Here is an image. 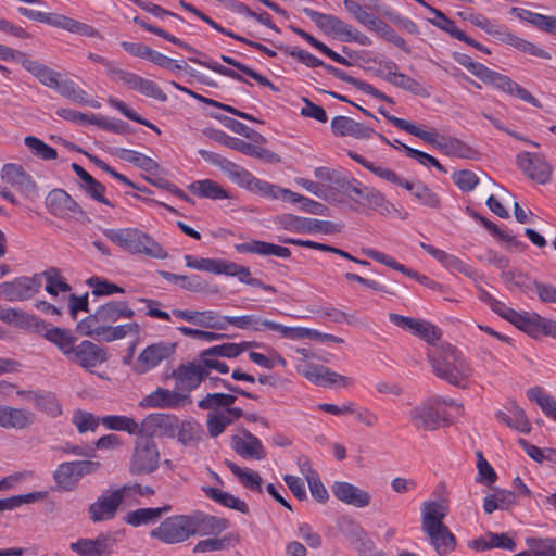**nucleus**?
Masks as SVG:
<instances>
[{
    "label": "nucleus",
    "instance_id": "obj_1",
    "mask_svg": "<svg viewBox=\"0 0 556 556\" xmlns=\"http://www.w3.org/2000/svg\"><path fill=\"white\" fill-rule=\"evenodd\" d=\"M134 316L135 311L129 307L128 302L109 301L99 306L93 314L81 319L76 326V331L104 342L121 340L128 334L138 336L140 326L137 323L113 326L121 319H130Z\"/></svg>",
    "mask_w": 556,
    "mask_h": 556
},
{
    "label": "nucleus",
    "instance_id": "obj_2",
    "mask_svg": "<svg viewBox=\"0 0 556 556\" xmlns=\"http://www.w3.org/2000/svg\"><path fill=\"white\" fill-rule=\"evenodd\" d=\"M433 374L452 386L465 388L472 369L463 354L451 344L434 346L427 352Z\"/></svg>",
    "mask_w": 556,
    "mask_h": 556
},
{
    "label": "nucleus",
    "instance_id": "obj_3",
    "mask_svg": "<svg viewBox=\"0 0 556 556\" xmlns=\"http://www.w3.org/2000/svg\"><path fill=\"white\" fill-rule=\"evenodd\" d=\"M447 515L445 506L439 502H425L421 508V530L426 533L435 552L444 556L456 546V539L443 519Z\"/></svg>",
    "mask_w": 556,
    "mask_h": 556
},
{
    "label": "nucleus",
    "instance_id": "obj_4",
    "mask_svg": "<svg viewBox=\"0 0 556 556\" xmlns=\"http://www.w3.org/2000/svg\"><path fill=\"white\" fill-rule=\"evenodd\" d=\"M453 59L484 84L491 85L509 96L519 98L533 106L541 108V102L510 77L492 71L482 63L473 62L469 55L464 53L455 52Z\"/></svg>",
    "mask_w": 556,
    "mask_h": 556
},
{
    "label": "nucleus",
    "instance_id": "obj_5",
    "mask_svg": "<svg viewBox=\"0 0 556 556\" xmlns=\"http://www.w3.org/2000/svg\"><path fill=\"white\" fill-rule=\"evenodd\" d=\"M103 233L113 243L131 254H144L157 260L167 257L166 250L159 242L137 228L105 229Z\"/></svg>",
    "mask_w": 556,
    "mask_h": 556
},
{
    "label": "nucleus",
    "instance_id": "obj_6",
    "mask_svg": "<svg viewBox=\"0 0 556 556\" xmlns=\"http://www.w3.org/2000/svg\"><path fill=\"white\" fill-rule=\"evenodd\" d=\"M503 318L533 338L541 334L556 338V321L544 318L536 313H518L508 307Z\"/></svg>",
    "mask_w": 556,
    "mask_h": 556
},
{
    "label": "nucleus",
    "instance_id": "obj_7",
    "mask_svg": "<svg viewBox=\"0 0 556 556\" xmlns=\"http://www.w3.org/2000/svg\"><path fill=\"white\" fill-rule=\"evenodd\" d=\"M131 492V486L123 485L113 491H105L88 506V515L92 522L111 520L116 516L124 498Z\"/></svg>",
    "mask_w": 556,
    "mask_h": 556
},
{
    "label": "nucleus",
    "instance_id": "obj_8",
    "mask_svg": "<svg viewBox=\"0 0 556 556\" xmlns=\"http://www.w3.org/2000/svg\"><path fill=\"white\" fill-rule=\"evenodd\" d=\"M205 134L214 141L239 151L245 155L265 160L269 163L279 162V156L273 151L254 146L242 139L230 137L223 130L207 129Z\"/></svg>",
    "mask_w": 556,
    "mask_h": 556
},
{
    "label": "nucleus",
    "instance_id": "obj_9",
    "mask_svg": "<svg viewBox=\"0 0 556 556\" xmlns=\"http://www.w3.org/2000/svg\"><path fill=\"white\" fill-rule=\"evenodd\" d=\"M186 515H176L166 518L159 527L151 530L150 535L166 544H176L192 536Z\"/></svg>",
    "mask_w": 556,
    "mask_h": 556
},
{
    "label": "nucleus",
    "instance_id": "obj_10",
    "mask_svg": "<svg viewBox=\"0 0 556 556\" xmlns=\"http://www.w3.org/2000/svg\"><path fill=\"white\" fill-rule=\"evenodd\" d=\"M160 464V453L155 442L146 438L138 441L130 460V472L135 475L151 473Z\"/></svg>",
    "mask_w": 556,
    "mask_h": 556
},
{
    "label": "nucleus",
    "instance_id": "obj_11",
    "mask_svg": "<svg viewBox=\"0 0 556 556\" xmlns=\"http://www.w3.org/2000/svg\"><path fill=\"white\" fill-rule=\"evenodd\" d=\"M41 275L17 277L0 283V299L5 301H25L34 296L41 288Z\"/></svg>",
    "mask_w": 556,
    "mask_h": 556
},
{
    "label": "nucleus",
    "instance_id": "obj_12",
    "mask_svg": "<svg viewBox=\"0 0 556 556\" xmlns=\"http://www.w3.org/2000/svg\"><path fill=\"white\" fill-rule=\"evenodd\" d=\"M179 427V418L173 414H149L140 424V435L175 438Z\"/></svg>",
    "mask_w": 556,
    "mask_h": 556
},
{
    "label": "nucleus",
    "instance_id": "obj_13",
    "mask_svg": "<svg viewBox=\"0 0 556 556\" xmlns=\"http://www.w3.org/2000/svg\"><path fill=\"white\" fill-rule=\"evenodd\" d=\"M518 167L533 181L545 185L551 180L553 167L538 153L522 152L516 157Z\"/></svg>",
    "mask_w": 556,
    "mask_h": 556
},
{
    "label": "nucleus",
    "instance_id": "obj_14",
    "mask_svg": "<svg viewBox=\"0 0 556 556\" xmlns=\"http://www.w3.org/2000/svg\"><path fill=\"white\" fill-rule=\"evenodd\" d=\"M115 545L114 534L103 532L94 539H78L70 544V548L79 556H110Z\"/></svg>",
    "mask_w": 556,
    "mask_h": 556
},
{
    "label": "nucleus",
    "instance_id": "obj_15",
    "mask_svg": "<svg viewBox=\"0 0 556 556\" xmlns=\"http://www.w3.org/2000/svg\"><path fill=\"white\" fill-rule=\"evenodd\" d=\"M409 418L416 429L424 431H433L448 424L431 400L414 407L409 412Z\"/></svg>",
    "mask_w": 556,
    "mask_h": 556
},
{
    "label": "nucleus",
    "instance_id": "obj_16",
    "mask_svg": "<svg viewBox=\"0 0 556 556\" xmlns=\"http://www.w3.org/2000/svg\"><path fill=\"white\" fill-rule=\"evenodd\" d=\"M191 403L190 395L175 390L170 391L159 387L155 391L144 396L139 406L142 408H178Z\"/></svg>",
    "mask_w": 556,
    "mask_h": 556
},
{
    "label": "nucleus",
    "instance_id": "obj_17",
    "mask_svg": "<svg viewBox=\"0 0 556 556\" xmlns=\"http://www.w3.org/2000/svg\"><path fill=\"white\" fill-rule=\"evenodd\" d=\"M68 361L78 364L80 367L90 370L108 359L106 352L100 345L84 340L75 344L68 356Z\"/></svg>",
    "mask_w": 556,
    "mask_h": 556
},
{
    "label": "nucleus",
    "instance_id": "obj_18",
    "mask_svg": "<svg viewBox=\"0 0 556 556\" xmlns=\"http://www.w3.org/2000/svg\"><path fill=\"white\" fill-rule=\"evenodd\" d=\"M199 154L206 162L218 166L233 184L247 188L251 181L253 175L250 172L226 157L206 150H199Z\"/></svg>",
    "mask_w": 556,
    "mask_h": 556
},
{
    "label": "nucleus",
    "instance_id": "obj_19",
    "mask_svg": "<svg viewBox=\"0 0 556 556\" xmlns=\"http://www.w3.org/2000/svg\"><path fill=\"white\" fill-rule=\"evenodd\" d=\"M174 353V345L160 342L147 346L137 357L134 369L144 374L159 366Z\"/></svg>",
    "mask_w": 556,
    "mask_h": 556
},
{
    "label": "nucleus",
    "instance_id": "obj_20",
    "mask_svg": "<svg viewBox=\"0 0 556 556\" xmlns=\"http://www.w3.org/2000/svg\"><path fill=\"white\" fill-rule=\"evenodd\" d=\"M187 516V521L190 530L192 531V536L194 535H211L215 533H219L226 530L229 526V522L225 518H219L215 516H211L204 514L202 511H194Z\"/></svg>",
    "mask_w": 556,
    "mask_h": 556
},
{
    "label": "nucleus",
    "instance_id": "obj_21",
    "mask_svg": "<svg viewBox=\"0 0 556 556\" xmlns=\"http://www.w3.org/2000/svg\"><path fill=\"white\" fill-rule=\"evenodd\" d=\"M1 177L24 195L31 197L37 192L36 181L26 173L23 166L18 164H5L2 167Z\"/></svg>",
    "mask_w": 556,
    "mask_h": 556
},
{
    "label": "nucleus",
    "instance_id": "obj_22",
    "mask_svg": "<svg viewBox=\"0 0 556 556\" xmlns=\"http://www.w3.org/2000/svg\"><path fill=\"white\" fill-rule=\"evenodd\" d=\"M207 375L208 372L201 363L180 365L178 369L173 372V376L176 379V389L187 394L198 388Z\"/></svg>",
    "mask_w": 556,
    "mask_h": 556
},
{
    "label": "nucleus",
    "instance_id": "obj_23",
    "mask_svg": "<svg viewBox=\"0 0 556 556\" xmlns=\"http://www.w3.org/2000/svg\"><path fill=\"white\" fill-rule=\"evenodd\" d=\"M331 130L338 137H353L355 139H369L376 131L362 123L348 116H336L331 121Z\"/></svg>",
    "mask_w": 556,
    "mask_h": 556
},
{
    "label": "nucleus",
    "instance_id": "obj_24",
    "mask_svg": "<svg viewBox=\"0 0 556 556\" xmlns=\"http://www.w3.org/2000/svg\"><path fill=\"white\" fill-rule=\"evenodd\" d=\"M331 490L340 502L358 508L368 506L371 500L367 491L344 481L334 482Z\"/></svg>",
    "mask_w": 556,
    "mask_h": 556
},
{
    "label": "nucleus",
    "instance_id": "obj_25",
    "mask_svg": "<svg viewBox=\"0 0 556 556\" xmlns=\"http://www.w3.org/2000/svg\"><path fill=\"white\" fill-rule=\"evenodd\" d=\"M172 313L175 317L202 328L225 330L224 320L215 311L173 309Z\"/></svg>",
    "mask_w": 556,
    "mask_h": 556
},
{
    "label": "nucleus",
    "instance_id": "obj_26",
    "mask_svg": "<svg viewBox=\"0 0 556 556\" xmlns=\"http://www.w3.org/2000/svg\"><path fill=\"white\" fill-rule=\"evenodd\" d=\"M242 437L232 435V450L243 458L263 459L266 453L261 441L247 429H242Z\"/></svg>",
    "mask_w": 556,
    "mask_h": 556
},
{
    "label": "nucleus",
    "instance_id": "obj_27",
    "mask_svg": "<svg viewBox=\"0 0 556 556\" xmlns=\"http://www.w3.org/2000/svg\"><path fill=\"white\" fill-rule=\"evenodd\" d=\"M289 222L286 223L285 228L294 232H323L334 233L339 232L341 226L328 220H319L313 218H303L289 216Z\"/></svg>",
    "mask_w": 556,
    "mask_h": 556
},
{
    "label": "nucleus",
    "instance_id": "obj_28",
    "mask_svg": "<svg viewBox=\"0 0 556 556\" xmlns=\"http://www.w3.org/2000/svg\"><path fill=\"white\" fill-rule=\"evenodd\" d=\"M46 206L53 216L59 218L79 211L77 202L63 189L51 190L46 198Z\"/></svg>",
    "mask_w": 556,
    "mask_h": 556
},
{
    "label": "nucleus",
    "instance_id": "obj_29",
    "mask_svg": "<svg viewBox=\"0 0 556 556\" xmlns=\"http://www.w3.org/2000/svg\"><path fill=\"white\" fill-rule=\"evenodd\" d=\"M0 320L20 328L30 329L37 332H40L41 328L47 327L46 323L42 319L18 308L0 307Z\"/></svg>",
    "mask_w": 556,
    "mask_h": 556
},
{
    "label": "nucleus",
    "instance_id": "obj_30",
    "mask_svg": "<svg viewBox=\"0 0 556 556\" xmlns=\"http://www.w3.org/2000/svg\"><path fill=\"white\" fill-rule=\"evenodd\" d=\"M238 253L256 254L260 256H277L280 258H288L291 256V251L281 245L269 243L261 240H251L235 245Z\"/></svg>",
    "mask_w": 556,
    "mask_h": 556
},
{
    "label": "nucleus",
    "instance_id": "obj_31",
    "mask_svg": "<svg viewBox=\"0 0 556 556\" xmlns=\"http://www.w3.org/2000/svg\"><path fill=\"white\" fill-rule=\"evenodd\" d=\"M34 422V414L23 408L0 406V427L22 430Z\"/></svg>",
    "mask_w": 556,
    "mask_h": 556
},
{
    "label": "nucleus",
    "instance_id": "obj_32",
    "mask_svg": "<svg viewBox=\"0 0 556 556\" xmlns=\"http://www.w3.org/2000/svg\"><path fill=\"white\" fill-rule=\"evenodd\" d=\"M420 247L447 269L464 274L470 278L476 275L475 269H472L471 266L463 262L457 256L448 254L445 251L425 242H420Z\"/></svg>",
    "mask_w": 556,
    "mask_h": 556
},
{
    "label": "nucleus",
    "instance_id": "obj_33",
    "mask_svg": "<svg viewBox=\"0 0 556 556\" xmlns=\"http://www.w3.org/2000/svg\"><path fill=\"white\" fill-rule=\"evenodd\" d=\"M325 70L329 74L333 75L336 78L340 79L341 81L348 83V84L354 86L356 89H358L367 94H370L379 100L394 104V101L392 98L384 94L383 92H381L380 90H378L377 88L371 86L370 84H368L364 80L357 79V78L346 74L342 70L334 67L330 64H326Z\"/></svg>",
    "mask_w": 556,
    "mask_h": 556
},
{
    "label": "nucleus",
    "instance_id": "obj_34",
    "mask_svg": "<svg viewBox=\"0 0 556 556\" xmlns=\"http://www.w3.org/2000/svg\"><path fill=\"white\" fill-rule=\"evenodd\" d=\"M46 325V328H41V331H45V339L56 345L63 355L67 357L76 344L77 338L70 329L52 327L47 323Z\"/></svg>",
    "mask_w": 556,
    "mask_h": 556
},
{
    "label": "nucleus",
    "instance_id": "obj_35",
    "mask_svg": "<svg viewBox=\"0 0 556 556\" xmlns=\"http://www.w3.org/2000/svg\"><path fill=\"white\" fill-rule=\"evenodd\" d=\"M172 510L170 505H164L162 507H147L138 508L127 513L124 517V521L132 527H139L142 525L154 523L164 514Z\"/></svg>",
    "mask_w": 556,
    "mask_h": 556
},
{
    "label": "nucleus",
    "instance_id": "obj_36",
    "mask_svg": "<svg viewBox=\"0 0 556 556\" xmlns=\"http://www.w3.org/2000/svg\"><path fill=\"white\" fill-rule=\"evenodd\" d=\"M223 275L237 277L240 282L251 287L260 288L264 291L276 293L277 289L271 285H266L260 279L252 277L250 268L233 262L226 261Z\"/></svg>",
    "mask_w": 556,
    "mask_h": 556
},
{
    "label": "nucleus",
    "instance_id": "obj_37",
    "mask_svg": "<svg viewBox=\"0 0 556 556\" xmlns=\"http://www.w3.org/2000/svg\"><path fill=\"white\" fill-rule=\"evenodd\" d=\"M23 67L33 74L42 85L54 89L58 86L60 74L45 64L24 58L21 60Z\"/></svg>",
    "mask_w": 556,
    "mask_h": 556
},
{
    "label": "nucleus",
    "instance_id": "obj_38",
    "mask_svg": "<svg viewBox=\"0 0 556 556\" xmlns=\"http://www.w3.org/2000/svg\"><path fill=\"white\" fill-rule=\"evenodd\" d=\"M354 195L356 197V199H353L354 202L372 210L387 207L388 205V201L382 192L372 187L365 186L361 181L358 186H356Z\"/></svg>",
    "mask_w": 556,
    "mask_h": 556
},
{
    "label": "nucleus",
    "instance_id": "obj_39",
    "mask_svg": "<svg viewBox=\"0 0 556 556\" xmlns=\"http://www.w3.org/2000/svg\"><path fill=\"white\" fill-rule=\"evenodd\" d=\"M188 189L200 198L212 200L230 199V194L220 185L211 179L198 180L188 186Z\"/></svg>",
    "mask_w": 556,
    "mask_h": 556
},
{
    "label": "nucleus",
    "instance_id": "obj_40",
    "mask_svg": "<svg viewBox=\"0 0 556 556\" xmlns=\"http://www.w3.org/2000/svg\"><path fill=\"white\" fill-rule=\"evenodd\" d=\"M157 274L165 280L179 285L190 292H203L207 289L205 281L198 275H177L165 270H159Z\"/></svg>",
    "mask_w": 556,
    "mask_h": 556
},
{
    "label": "nucleus",
    "instance_id": "obj_41",
    "mask_svg": "<svg viewBox=\"0 0 556 556\" xmlns=\"http://www.w3.org/2000/svg\"><path fill=\"white\" fill-rule=\"evenodd\" d=\"M202 490L208 498L222 504L225 507L232 508L243 514L249 511L248 504L230 493L224 492L213 486H203Z\"/></svg>",
    "mask_w": 556,
    "mask_h": 556
},
{
    "label": "nucleus",
    "instance_id": "obj_42",
    "mask_svg": "<svg viewBox=\"0 0 556 556\" xmlns=\"http://www.w3.org/2000/svg\"><path fill=\"white\" fill-rule=\"evenodd\" d=\"M361 252L365 256H367L371 260H375L376 262H379L394 270H397L413 279L418 280V277L420 276V274L417 273L416 270H413V269L400 264L395 258H393L378 250L370 249V248H362Z\"/></svg>",
    "mask_w": 556,
    "mask_h": 556
},
{
    "label": "nucleus",
    "instance_id": "obj_43",
    "mask_svg": "<svg viewBox=\"0 0 556 556\" xmlns=\"http://www.w3.org/2000/svg\"><path fill=\"white\" fill-rule=\"evenodd\" d=\"M225 465L238 478L240 483L251 491L262 492V478L261 476L248 468H241L231 460L226 459Z\"/></svg>",
    "mask_w": 556,
    "mask_h": 556
},
{
    "label": "nucleus",
    "instance_id": "obj_44",
    "mask_svg": "<svg viewBox=\"0 0 556 556\" xmlns=\"http://www.w3.org/2000/svg\"><path fill=\"white\" fill-rule=\"evenodd\" d=\"M245 189L263 197L282 199L283 201H287L288 192L290 191L289 189H283L276 185L261 180L255 176H252L251 181L248 184Z\"/></svg>",
    "mask_w": 556,
    "mask_h": 556
},
{
    "label": "nucleus",
    "instance_id": "obj_45",
    "mask_svg": "<svg viewBox=\"0 0 556 556\" xmlns=\"http://www.w3.org/2000/svg\"><path fill=\"white\" fill-rule=\"evenodd\" d=\"M54 482L61 491H73L78 485L73 462H65L58 466L53 473Z\"/></svg>",
    "mask_w": 556,
    "mask_h": 556
},
{
    "label": "nucleus",
    "instance_id": "obj_46",
    "mask_svg": "<svg viewBox=\"0 0 556 556\" xmlns=\"http://www.w3.org/2000/svg\"><path fill=\"white\" fill-rule=\"evenodd\" d=\"M496 418L503 421L506 426L518 430L523 433H528L531 430L530 422L525 414V410L518 406H515L509 414L505 412H497Z\"/></svg>",
    "mask_w": 556,
    "mask_h": 556
},
{
    "label": "nucleus",
    "instance_id": "obj_47",
    "mask_svg": "<svg viewBox=\"0 0 556 556\" xmlns=\"http://www.w3.org/2000/svg\"><path fill=\"white\" fill-rule=\"evenodd\" d=\"M101 422L108 429L126 431L129 434H140V425L127 416L108 415L101 418Z\"/></svg>",
    "mask_w": 556,
    "mask_h": 556
},
{
    "label": "nucleus",
    "instance_id": "obj_48",
    "mask_svg": "<svg viewBox=\"0 0 556 556\" xmlns=\"http://www.w3.org/2000/svg\"><path fill=\"white\" fill-rule=\"evenodd\" d=\"M184 258L186 266L189 268L207 271L215 275H222L226 264V260L220 258H197L191 255H185Z\"/></svg>",
    "mask_w": 556,
    "mask_h": 556
},
{
    "label": "nucleus",
    "instance_id": "obj_49",
    "mask_svg": "<svg viewBox=\"0 0 556 556\" xmlns=\"http://www.w3.org/2000/svg\"><path fill=\"white\" fill-rule=\"evenodd\" d=\"M202 432V427L198 421L192 419L179 420L176 437L181 444L188 445L198 442L201 439Z\"/></svg>",
    "mask_w": 556,
    "mask_h": 556
},
{
    "label": "nucleus",
    "instance_id": "obj_50",
    "mask_svg": "<svg viewBox=\"0 0 556 556\" xmlns=\"http://www.w3.org/2000/svg\"><path fill=\"white\" fill-rule=\"evenodd\" d=\"M236 401V396L226 393H207L202 400L199 401L198 406L203 410L219 412V408L226 409L231 406Z\"/></svg>",
    "mask_w": 556,
    "mask_h": 556
},
{
    "label": "nucleus",
    "instance_id": "obj_51",
    "mask_svg": "<svg viewBox=\"0 0 556 556\" xmlns=\"http://www.w3.org/2000/svg\"><path fill=\"white\" fill-rule=\"evenodd\" d=\"M222 320H224L223 325L225 326V330L228 325H232L239 329H253L254 331L265 329L263 325L264 320L256 315L222 316Z\"/></svg>",
    "mask_w": 556,
    "mask_h": 556
},
{
    "label": "nucleus",
    "instance_id": "obj_52",
    "mask_svg": "<svg viewBox=\"0 0 556 556\" xmlns=\"http://www.w3.org/2000/svg\"><path fill=\"white\" fill-rule=\"evenodd\" d=\"M118 157L135 164L137 167L148 173H155L159 169V164L154 160L137 151L122 149L118 153Z\"/></svg>",
    "mask_w": 556,
    "mask_h": 556
},
{
    "label": "nucleus",
    "instance_id": "obj_53",
    "mask_svg": "<svg viewBox=\"0 0 556 556\" xmlns=\"http://www.w3.org/2000/svg\"><path fill=\"white\" fill-rule=\"evenodd\" d=\"M24 143L38 159L43 161H51L58 157V152L54 148L48 146L46 142L35 136H26L24 138Z\"/></svg>",
    "mask_w": 556,
    "mask_h": 556
},
{
    "label": "nucleus",
    "instance_id": "obj_54",
    "mask_svg": "<svg viewBox=\"0 0 556 556\" xmlns=\"http://www.w3.org/2000/svg\"><path fill=\"white\" fill-rule=\"evenodd\" d=\"M56 27L85 37H99V31L92 26L62 14H60Z\"/></svg>",
    "mask_w": 556,
    "mask_h": 556
},
{
    "label": "nucleus",
    "instance_id": "obj_55",
    "mask_svg": "<svg viewBox=\"0 0 556 556\" xmlns=\"http://www.w3.org/2000/svg\"><path fill=\"white\" fill-rule=\"evenodd\" d=\"M389 83L393 86L404 89L415 96L429 97V92L418 80L403 74L399 73L397 75H393Z\"/></svg>",
    "mask_w": 556,
    "mask_h": 556
},
{
    "label": "nucleus",
    "instance_id": "obj_56",
    "mask_svg": "<svg viewBox=\"0 0 556 556\" xmlns=\"http://www.w3.org/2000/svg\"><path fill=\"white\" fill-rule=\"evenodd\" d=\"M35 407L51 417H58L62 414V407L56 396L51 392L39 393L34 397Z\"/></svg>",
    "mask_w": 556,
    "mask_h": 556
},
{
    "label": "nucleus",
    "instance_id": "obj_57",
    "mask_svg": "<svg viewBox=\"0 0 556 556\" xmlns=\"http://www.w3.org/2000/svg\"><path fill=\"white\" fill-rule=\"evenodd\" d=\"M232 424L231 418L228 417L224 409L219 412H211L207 415L206 428L212 438L220 435L225 429Z\"/></svg>",
    "mask_w": 556,
    "mask_h": 556
},
{
    "label": "nucleus",
    "instance_id": "obj_58",
    "mask_svg": "<svg viewBox=\"0 0 556 556\" xmlns=\"http://www.w3.org/2000/svg\"><path fill=\"white\" fill-rule=\"evenodd\" d=\"M287 202L301 203L302 210L309 214L327 215L328 213V207L323 203H319L309 198L295 193L291 190L288 192Z\"/></svg>",
    "mask_w": 556,
    "mask_h": 556
},
{
    "label": "nucleus",
    "instance_id": "obj_59",
    "mask_svg": "<svg viewBox=\"0 0 556 556\" xmlns=\"http://www.w3.org/2000/svg\"><path fill=\"white\" fill-rule=\"evenodd\" d=\"M108 102L112 108L119 111L124 116H126L130 121L141 124V125L152 129L153 131H155L159 135L161 134V130L156 125L152 124L148 119L142 118L137 112L129 109L125 102H123L116 98H113V97L109 98Z\"/></svg>",
    "mask_w": 556,
    "mask_h": 556
},
{
    "label": "nucleus",
    "instance_id": "obj_60",
    "mask_svg": "<svg viewBox=\"0 0 556 556\" xmlns=\"http://www.w3.org/2000/svg\"><path fill=\"white\" fill-rule=\"evenodd\" d=\"M343 5L345 10L354 16V18L366 26L369 30L375 26L379 20L376 15L366 12L362 5L353 0H344Z\"/></svg>",
    "mask_w": 556,
    "mask_h": 556
},
{
    "label": "nucleus",
    "instance_id": "obj_61",
    "mask_svg": "<svg viewBox=\"0 0 556 556\" xmlns=\"http://www.w3.org/2000/svg\"><path fill=\"white\" fill-rule=\"evenodd\" d=\"M506 42L516 49L529 53L533 56H538L545 60H551L552 55L540 47L535 46L532 42H529L522 38H519L515 35L508 34L506 37Z\"/></svg>",
    "mask_w": 556,
    "mask_h": 556
},
{
    "label": "nucleus",
    "instance_id": "obj_62",
    "mask_svg": "<svg viewBox=\"0 0 556 556\" xmlns=\"http://www.w3.org/2000/svg\"><path fill=\"white\" fill-rule=\"evenodd\" d=\"M87 285L92 288V294L96 296L111 295L114 293H123L124 289L119 286L98 276H93L87 280Z\"/></svg>",
    "mask_w": 556,
    "mask_h": 556
},
{
    "label": "nucleus",
    "instance_id": "obj_63",
    "mask_svg": "<svg viewBox=\"0 0 556 556\" xmlns=\"http://www.w3.org/2000/svg\"><path fill=\"white\" fill-rule=\"evenodd\" d=\"M523 18L536 28L556 35V17L525 11Z\"/></svg>",
    "mask_w": 556,
    "mask_h": 556
},
{
    "label": "nucleus",
    "instance_id": "obj_64",
    "mask_svg": "<svg viewBox=\"0 0 556 556\" xmlns=\"http://www.w3.org/2000/svg\"><path fill=\"white\" fill-rule=\"evenodd\" d=\"M306 480L309 486L312 496L320 503H325L329 498V494L325 485L319 479L318 473L308 467L306 472Z\"/></svg>",
    "mask_w": 556,
    "mask_h": 556
}]
</instances>
